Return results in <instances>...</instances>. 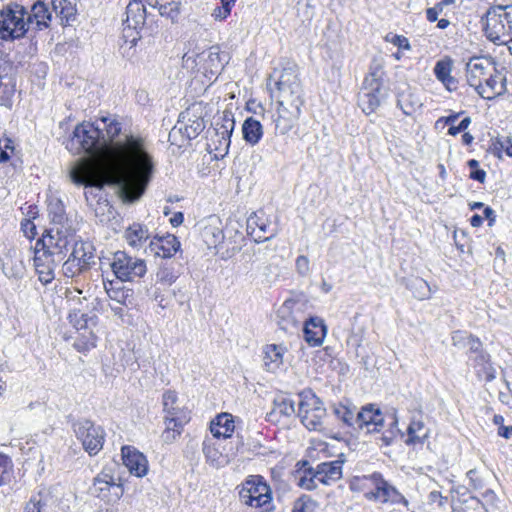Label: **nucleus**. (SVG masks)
<instances>
[{
  "instance_id": "nucleus-52",
  "label": "nucleus",
  "mask_w": 512,
  "mask_h": 512,
  "mask_svg": "<svg viewBox=\"0 0 512 512\" xmlns=\"http://www.w3.org/2000/svg\"><path fill=\"white\" fill-rule=\"evenodd\" d=\"M11 459L0 453V486L7 484L10 481L11 470H12Z\"/></svg>"
},
{
  "instance_id": "nucleus-3",
  "label": "nucleus",
  "mask_w": 512,
  "mask_h": 512,
  "mask_svg": "<svg viewBox=\"0 0 512 512\" xmlns=\"http://www.w3.org/2000/svg\"><path fill=\"white\" fill-rule=\"evenodd\" d=\"M67 149L75 155H86L91 165V160H98L107 150V141L104 132L98 122H83L78 124L71 139L67 143ZM81 158L79 162L82 160ZM90 168H92L90 166ZM93 170V169H91ZM93 175H98L92 171Z\"/></svg>"
},
{
  "instance_id": "nucleus-55",
  "label": "nucleus",
  "mask_w": 512,
  "mask_h": 512,
  "mask_svg": "<svg viewBox=\"0 0 512 512\" xmlns=\"http://www.w3.org/2000/svg\"><path fill=\"white\" fill-rule=\"evenodd\" d=\"M472 336H473L472 334H469L465 331H460V330L454 331L452 333V343L456 347L466 348L468 345L467 342H469V340L471 339Z\"/></svg>"
},
{
  "instance_id": "nucleus-62",
  "label": "nucleus",
  "mask_w": 512,
  "mask_h": 512,
  "mask_svg": "<svg viewBox=\"0 0 512 512\" xmlns=\"http://www.w3.org/2000/svg\"><path fill=\"white\" fill-rule=\"evenodd\" d=\"M428 498L431 503H437L439 506H442L447 500V498L443 497L439 491L435 490L429 493Z\"/></svg>"
},
{
  "instance_id": "nucleus-2",
  "label": "nucleus",
  "mask_w": 512,
  "mask_h": 512,
  "mask_svg": "<svg viewBox=\"0 0 512 512\" xmlns=\"http://www.w3.org/2000/svg\"><path fill=\"white\" fill-rule=\"evenodd\" d=\"M275 84L278 92V115L274 120L275 130L277 133L284 135L297 123L301 114V107L304 104L303 89L299 80L297 65L287 62Z\"/></svg>"
},
{
  "instance_id": "nucleus-6",
  "label": "nucleus",
  "mask_w": 512,
  "mask_h": 512,
  "mask_svg": "<svg viewBox=\"0 0 512 512\" xmlns=\"http://www.w3.org/2000/svg\"><path fill=\"white\" fill-rule=\"evenodd\" d=\"M384 72L381 67L371 68L364 78L361 90L358 94V106L369 115L376 111L386 97L383 85Z\"/></svg>"
},
{
  "instance_id": "nucleus-7",
  "label": "nucleus",
  "mask_w": 512,
  "mask_h": 512,
  "mask_svg": "<svg viewBox=\"0 0 512 512\" xmlns=\"http://www.w3.org/2000/svg\"><path fill=\"white\" fill-rule=\"evenodd\" d=\"M298 416L302 424L309 430L321 431L327 415L322 400L311 390L299 394Z\"/></svg>"
},
{
  "instance_id": "nucleus-53",
  "label": "nucleus",
  "mask_w": 512,
  "mask_h": 512,
  "mask_svg": "<svg viewBox=\"0 0 512 512\" xmlns=\"http://www.w3.org/2000/svg\"><path fill=\"white\" fill-rule=\"evenodd\" d=\"M452 512H487V510L478 499L471 498L464 505L453 508Z\"/></svg>"
},
{
  "instance_id": "nucleus-5",
  "label": "nucleus",
  "mask_w": 512,
  "mask_h": 512,
  "mask_svg": "<svg viewBox=\"0 0 512 512\" xmlns=\"http://www.w3.org/2000/svg\"><path fill=\"white\" fill-rule=\"evenodd\" d=\"M165 430L162 439L165 443L173 442L182 432L183 426L189 421V413L178 405V397L174 391L167 390L162 396Z\"/></svg>"
},
{
  "instance_id": "nucleus-59",
  "label": "nucleus",
  "mask_w": 512,
  "mask_h": 512,
  "mask_svg": "<svg viewBox=\"0 0 512 512\" xmlns=\"http://www.w3.org/2000/svg\"><path fill=\"white\" fill-rule=\"evenodd\" d=\"M443 12V8L441 4H436L434 7L428 8L426 10V18L429 22H435L438 20L439 14Z\"/></svg>"
},
{
  "instance_id": "nucleus-17",
  "label": "nucleus",
  "mask_w": 512,
  "mask_h": 512,
  "mask_svg": "<svg viewBox=\"0 0 512 512\" xmlns=\"http://www.w3.org/2000/svg\"><path fill=\"white\" fill-rule=\"evenodd\" d=\"M229 62V55L220 52L218 46H211L209 49L197 55L196 64L202 63L205 73L212 76L218 75Z\"/></svg>"
},
{
  "instance_id": "nucleus-41",
  "label": "nucleus",
  "mask_w": 512,
  "mask_h": 512,
  "mask_svg": "<svg viewBox=\"0 0 512 512\" xmlns=\"http://www.w3.org/2000/svg\"><path fill=\"white\" fill-rule=\"evenodd\" d=\"M77 0H52L53 9L60 17L62 24L70 25L76 20Z\"/></svg>"
},
{
  "instance_id": "nucleus-10",
  "label": "nucleus",
  "mask_w": 512,
  "mask_h": 512,
  "mask_svg": "<svg viewBox=\"0 0 512 512\" xmlns=\"http://www.w3.org/2000/svg\"><path fill=\"white\" fill-rule=\"evenodd\" d=\"M77 439L82 443L84 450L90 455H97L103 448L105 431L101 426L95 425L89 419H79L73 424Z\"/></svg>"
},
{
  "instance_id": "nucleus-29",
  "label": "nucleus",
  "mask_w": 512,
  "mask_h": 512,
  "mask_svg": "<svg viewBox=\"0 0 512 512\" xmlns=\"http://www.w3.org/2000/svg\"><path fill=\"white\" fill-rule=\"evenodd\" d=\"M124 23L129 29L142 28L146 21V8L140 0H131L126 7Z\"/></svg>"
},
{
  "instance_id": "nucleus-13",
  "label": "nucleus",
  "mask_w": 512,
  "mask_h": 512,
  "mask_svg": "<svg viewBox=\"0 0 512 512\" xmlns=\"http://www.w3.org/2000/svg\"><path fill=\"white\" fill-rule=\"evenodd\" d=\"M112 271L121 281H132L135 277H143L147 272L143 259L132 257L125 251L114 253L111 263Z\"/></svg>"
},
{
  "instance_id": "nucleus-45",
  "label": "nucleus",
  "mask_w": 512,
  "mask_h": 512,
  "mask_svg": "<svg viewBox=\"0 0 512 512\" xmlns=\"http://www.w3.org/2000/svg\"><path fill=\"white\" fill-rule=\"evenodd\" d=\"M301 465L300 469L302 470V475L299 478L298 485L306 490H314L318 487V474H316V469L310 466L307 460H302L297 463V466Z\"/></svg>"
},
{
  "instance_id": "nucleus-25",
  "label": "nucleus",
  "mask_w": 512,
  "mask_h": 512,
  "mask_svg": "<svg viewBox=\"0 0 512 512\" xmlns=\"http://www.w3.org/2000/svg\"><path fill=\"white\" fill-rule=\"evenodd\" d=\"M304 338L313 347L320 346L326 335V326L319 317H311L304 322Z\"/></svg>"
},
{
  "instance_id": "nucleus-39",
  "label": "nucleus",
  "mask_w": 512,
  "mask_h": 512,
  "mask_svg": "<svg viewBox=\"0 0 512 512\" xmlns=\"http://www.w3.org/2000/svg\"><path fill=\"white\" fill-rule=\"evenodd\" d=\"M148 228L140 223H133L124 232V238L132 248L139 249L149 239Z\"/></svg>"
},
{
  "instance_id": "nucleus-30",
  "label": "nucleus",
  "mask_w": 512,
  "mask_h": 512,
  "mask_svg": "<svg viewBox=\"0 0 512 512\" xmlns=\"http://www.w3.org/2000/svg\"><path fill=\"white\" fill-rule=\"evenodd\" d=\"M299 305V303L293 299L286 300L278 311V315L281 318L279 326L282 330L287 332L297 331L301 321L296 319L292 315L293 310Z\"/></svg>"
},
{
  "instance_id": "nucleus-15",
  "label": "nucleus",
  "mask_w": 512,
  "mask_h": 512,
  "mask_svg": "<svg viewBox=\"0 0 512 512\" xmlns=\"http://www.w3.org/2000/svg\"><path fill=\"white\" fill-rule=\"evenodd\" d=\"M180 241L174 235L154 237L145 248V253L161 257L162 261L170 260L172 256L180 249Z\"/></svg>"
},
{
  "instance_id": "nucleus-31",
  "label": "nucleus",
  "mask_w": 512,
  "mask_h": 512,
  "mask_svg": "<svg viewBox=\"0 0 512 512\" xmlns=\"http://www.w3.org/2000/svg\"><path fill=\"white\" fill-rule=\"evenodd\" d=\"M55 499L47 490L33 495L24 507V512H52Z\"/></svg>"
},
{
  "instance_id": "nucleus-42",
  "label": "nucleus",
  "mask_w": 512,
  "mask_h": 512,
  "mask_svg": "<svg viewBox=\"0 0 512 512\" xmlns=\"http://www.w3.org/2000/svg\"><path fill=\"white\" fill-rule=\"evenodd\" d=\"M149 6L157 8L160 15L175 22L180 14L181 0H147Z\"/></svg>"
},
{
  "instance_id": "nucleus-8",
  "label": "nucleus",
  "mask_w": 512,
  "mask_h": 512,
  "mask_svg": "<svg viewBox=\"0 0 512 512\" xmlns=\"http://www.w3.org/2000/svg\"><path fill=\"white\" fill-rule=\"evenodd\" d=\"M484 29L486 36L495 44L502 42V37L512 34V6H493L485 15Z\"/></svg>"
},
{
  "instance_id": "nucleus-50",
  "label": "nucleus",
  "mask_w": 512,
  "mask_h": 512,
  "mask_svg": "<svg viewBox=\"0 0 512 512\" xmlns=\"http://www.w3.org/2000/svg\"><path fill=\"white\" fill-rule=\"evenodd\" d=\"M48 212L52 223L55 225H61L65 220V208L61 200L51 201L48 204Z\"/></svg>"
},
{
  "instance_id": "nucleus-28",
  "label": "nucleus",
  "mask_w": 512,
  "mask_h": 512,
  "mask_svg": "<svg viewBox=\"0 0 512 512\" xmlns=\"http://www.w3.org/2000/svg\"><path fill=\"white\" fill-rule=\"evenodd\" d=\"M201 236L208 248L218 249L225 238L220 220L218 218H210L203 227Z\"/></svg>"
},
{
  "instance_id": "nucleus-1",
  "label": "nucleus",
  "mask_w": 512,
  "mask_h": 512,
  "mask_svg": "<svg viewBox=\"0 0 512 512\" xmlns=\"http://www.w3.org/2000/svg\"><path fill=\"white\" fill-rule=\"evenodd\" d=\"M97 122L101 125L102 132L105 131L107 148L112 145L116 168L106 176L93 175L89 161L82 159L70 169V180L76 185L96 188L98 191L105 186H114L118 188L123 202L138 201L145 193L155 169L145 139L125 134L123 140L116 141L122 133V123L115 116L101 117Z\"/></svg>"
},
{
  "instance_id": "nucleus-23",
  "label": "nucleus",
  "mask_w": 512,
  "mask_h": 512,
  "mask_svg": "<svg viewBox=\"0 0 512 512\" xmlns=\"http://www.w3.org/2000/svg\"><path fill=\"white\" fill-rule=\"evenodd\" d=\"M61 261H55V258L51 257V254L43 255L40 253V249H36L34 256V266L36 273L38 274L39 281L48 285L54 278V270Z\"/></svg>"
},
{
  "instance_id": "nucleus-47",
  "label": "nucleus",
  "mask_w": 512,
  "mask_h": 512,
  "mask_svg": "<svg viewBox=\"0 0 512 512\" xmlns=\"http://www.w3.org/2000/svg\"><path fill=\"white\" fill-rule=\"evenodd\" d=\"M357 409L355 406H348L342 403L333 406V413L343 426L355 429Z\"/></svg>"
},
{
  "instance_id": "nucleus-14",
  "label": "nucleus",
  "mask_w": 512,
  "mask_h": 512,
  "mask_svg": "<svg viewBox=\"0 0 512 512\" xmlns=\"http://www.w3.org/2000/svg\"><path fill=\"white\" fill-rule=\"evenodd\" d=\"M384 426V416L379 408L368 404L356 412L355 429L366 433H379Z\"/></svg>"
},
{
  "instance_id": "nucleus-38",
  "label": "nucleus",
  "mask_w": 512,
  "mask_h": 512,
  "mask_svg": "<svg viewBox=\"0 0 512 512\" xmlns=\"http://www.w3.org/2000/svg\"><path fill=\"white\" fill-rule=\"evenodd\" d=\"M177 266L179 265L172 260L162 261L159 264V268L156 273V284L171 286L175 283L180 275V271Z\"/></svg>"
},
{
  "instance_id": "nucleus-51",
  "label": "nucleus",
  "mask_w": 512,
  "mask_h": 512,
  "mask_svg": "<svg viewBox=\"0 0 512 512\" xmlns=\"http://www.w3.org/2000/svg\"><path fill=\"white\" fill-rule=\"evenodd\" d=\"M89 270L88 268L82 267V264L73 257L69 256L68 259L62 265L63 275L68 278H73Z\"/></svg>"
},
{
  "instance_id": "nucleus-37",
  "label": "nucleus",
  "mask_w": 512,
  "mask_h": 512,
  "mask_svg": "<svg viewBox=\"0 0 512 512\" xmlns=\"http://www.w3.org/2000/svg\"><path fill=\"white\" fill-rule=\"evenodd\" d=\"M264 134L263 126L260 121L254 117H247L242 124V137L243 140L251 145H257L262 139Z\"/></svg>"
},
{
  "instance_id": "nucleus-63",
  "label": "nucleus",
  "mask_w": 512,
  "mask_h": 512,
  "mask_svg": "<svg viewBox=\"0 0 512 512\" xmlns=\"http://www.w3.org/2000/svg\"><path fill=\"white\" fill-rule=\"evenodd\" d=\"M394 439V432L392 430L384 431L379 436V440L382 442V445L389 446Z\"/></svg>"
},
{
  "instance_id": "nucleus-24",
  "label": "nucleus",
  "mask_w": 512,
  "mask_h": 512,
  "mask_svg": "<svg viewBox=\"0 0 512 512\" xmlns=\"http://www.w3.org/2000/svg\"><path fill=\"white\" fill-rule=\"evenodd\" d=\"M205 129V122L200 116L188 118V123L183 126H175L169 133V140L175 144L176 136L179 134L186 140L195 139Z\"/></svg>"
},
{
  "instance_id": "nucleus-32",
  "label": "nucleus",
  "mask_w": 512,
  "mask_h": 512,
  "mask_svg": "<svg viewBox=\"0 0 512 512\" xmlns=\"http://www.w3.org/2000/svg\"><path fill=\"white\" fill-rule=\"evenodd\" d=\"M506 76L501 74L496 68H494V73L490 74L489 77L485 80V92L484 99L492 100L498 96H502L506 93Z\"/></svg>"
},
{
  "instance_id": "nucleus-27",
  "label": "nucleus",
  "mask_w": 512,
  "mask_h": 512,
  "mask_svg": "<svg viewBox=\"0 0 512 512\" xmlns=\"http://www.w3.org/2000/svg\"><path fill=\"white\" fill-rule=\"evenodd\" d=\"M315 469L318 482L324 485H331L342 478V462L339 460L322 462Z\"/></svg>"
},
{
  "instance_id": "nucleus-43",
  "label": "nucleus",
  "mask_w": 512,
  "mask_h": 512,
  "mask_svg": "<svg viewBox=\"0 0 512 512\" xmlns=\"http://www.w3.org/2000/svg\"><path fill=\"white\" fill-rule=\"evenodd\" d=\"M234 421L230 414L224 413L218 415L214 421L211 423V433L214 437L220 438H228L234 431Z\"/></svg>"
},
{
  "instance_id": "nucleus-4",
  "label": "nucleus",
  "mask_w": 512,
  "mask_h": 512,
  "mask_svg": "<svg viewBox=\"0 0 512 512\" xmlns=\"http://www.w3.org/2000/svg\"><path fill=\"white\" fill-rule=\"evenodd\" d=\"M28 6L11 2L0 10V39L14 41L23 38L28 32L26 14Z\"/></svg>"
},
{
  "instance_id": "nucleus-44",
  "label": "nucleus",
  "mask_w": 512,
  "mask_h": 512,
  "mask_svg": "<svg viewBox=\"0 0 512 512\" xmlns=\"http://www.w3.org/2000/svg\"><path fill=\"white\" fill-rule=\"evenodd\" d=\"M284 350L282 346L276 344L265 347L263 362L267 371L274 372L282 365Z\"/></svg>"
},
{
  "instance_id": "nucleus-18",
  "label": "nucleus",
  "mask_w": 512,
  "mask_h": 512,
  "mask_svg": "<svg viewBox=\"0 0 512 512\" xmlns=\"http://www.w3.org/2000/svg\"><path fill=\"white\" fill-rule=\"evenodd\" d=\"M235 127V121L232 113L225 112L220 121L215 123L214 136L211 141L215 150L227 149L230 146V139Z\"/></svg>"
},
{
  "instance_id": "nucleus-56",
  "label": "nucleus",
  "mask_w": 512,
  "mask_h": 512,
  "mask_svg": "<svg viewBox=\"0 0 512 512\" xmlns=\"http://www.w3.org/2000/svg\"><path fill=\"white\" fill-rule=\"evenodd\" d=\"M295 266H296V271L300 276L306 277L309 275L310 266H309L308 257H306L304 255L298 256L296 258Z\"/></svg>"
},
{
  "instance_id": "nucleus-33",
  "label": "nucleus",
  "mask_w": 512,
  "mask_h": 512,
  "mask_svg": "<svg viewBox=\"0 0 512 512\" xmlns=\"http://www.w3.org/2000/svg\"><path fill=\"white\" fill-rule=\"evenodd\" d=\"M95 248L90 242L82 240L75 241L72 252L69 256L82 264V267L90 269L95 264Z\"/></svg>"
},
{
  "instance_id": "nucleus-60",
  "label": "nucleus",
  "mask_w": 512,
  "mask_h": 512,
  "mask_svg": "<svg viewBox=\"0 0 512 512\" xmlns=\"http://www.w3.org/2000/svg\"><path fill=\"white\" fill-rule=\"evenodd\" d=\"M21 229L28 238H34L37 234L36 226L30 220H25V222H22Z\"/></svg>"
},
{
  "instance_id": "nucleus-22",
  "label": "nucleus",
  "mask_w": 512,
  "mask_h": 512,
  "mask_svg": "<svg viewBox=\"0 0 512 512\" xmlns=\"http://www.w3.org/2000/svg\"><path fill=\"white\" fill-rule=\"evenodd\" d=\"M27 6L28 13L26 14V21L28 22V28L30 29L31 25H35L38 31L48 28L52 15L47 5L43 1L37 0Z\"/></svg>"
},
{
  "instance_id": "nucleus-40",
  "label": "nucleus",
  "mask_w": 512,
  "mask_h": 512,
  "mask_svg": "<svg viewBox=\"0 0 512 512\" xmlns=\"http://www.w3.org/2000/svg\"><path fill=\"white\" fill-rule=\"evenodd\" d=\"M397 106L405 115L411 116L421 108L422 101L416 93H414L410 88H407L398 93Z\"/></svg>"
},
{
  "instance_id": "nucleus-16",
  "label": "nucleus",
  "mask_w": 512,
  "mask_h": 512,
  "mask_svg": "<svg viewBox=\"0 0 512 512\" xmlns=\"http://www.w3.org/2000/svg\"><path fill=\"white\" fill-rule=\"evenodd\" d=\"M373 484H377L378 490L382 492L381 503L391 505H403L407 509L409 501L405 496L392 484L384 479L383 475L379 472H374L367 477Z\"/></svg>"
},
{
  "instance_id": "nucleus-64",
  "label": "nucleus",
  "mask_w": 512,
  "mask_h": 512,
  "mask_svg": "<svg viewBox=\"0 0 512 512\" xmlns=\"http://www.w3.org/2000/svg\"><path fill=\"white\" fill-rule=\"evenodd\" d=\"M470 178L480 183H484L486 179V172L480 168L475 169L471 171Z\"/></svg>"
},
{
  "instance_id": "nucleus-11",
  "label": "nucleus",
  "mask_w": 512,
  "mask_h": 512,
  "mask_svg": "<svg viewBox=\"0 0 512 512\" xmlns=\"http://www.w3.org/2000/svg\"><path fill=\"white\" fill-rule=\"evenodd\" d=\"M89 493L106 503L118 501L123 494L121 484L116 483L111 468H103L89 487Z\"/></svg>"
},
{
  "instance_id": "nucleus-58",
  "label": "nucleus",
  "mask_w": 512,
  "mask_h": 512,
  "mask_svg": "<svg viewBox=\"0 0 512 512\" xmlns=\"http://www.w3.org/2000/svg\"><path fill=\"white\" fill-rule=\"evenodd\" d=\"M467 344L466 348H468L469 355H475L483 350L482 342L478 337L472 336Z\"/></svg>"
},
{
  "instance_id": "nucleus-19",
  "label": "nucleus",
  "mask_w": 512,
  "mask_h": 512,
  "mask_svg": "<svg viewBox=\"0 0 512 512\" xmlns=\"http://www.w3.org/2000/svg\"><path fill=\"white\" fill-rule=\"evenodd\" d=\"M489 66L487 60L483 61L481 58L474 57L466 64V78L469 86L475 88L480 97H485V89L482 84L481 78L486 75V69Z\"/></svg>"
},
{
  "instance_id": "nucleus-54",
  "label": "nucleus",
  "mask_w": 512,
  "mask_h": 512,
  "mask_svg": "<svg viewBox=\"0 0 512 512\" xmlns=\"http://www.w3.org/2000/svg\"><path fill=\"white\" fill-rule=\"evenodd\" d=\"M385 41L392 43L393 45L397 46L399 49H403V50L411 49V45L409 43L408 38L403 35H398V34L389 32L385 36Z\"/></svg>"
},
{
  "instance_id": "nucleus-36",
  "label": "nucleus",
  "mask_w": 512,
  "mask_h": 512,
  "mask_svg": "<svg viewBox=\"0 0 512 512\" xmlns=\"http://www.w3.org/2000/svg\"><path fill=\"white\" fill-rule=\"evenodd\" d=\"M295 412V402L289 397L280 396L273 401V409L267 414V419L279 421V417H291Z\"/></svg>"
},
{
  "instance_id": "nucleus-46",
  "label": "nucleus",
  "mask_w": 512,
  "mask_h": 512,
  "mask_svg": "<svg viewBox=\"0 0 512 512\" xmlns=\"http://www.w3.org/2000/svg\"><path fill=\"white\" fill-rule=\"evenodd\" d=\"M408 438L406 444H422L428 438V430L425 429L423 421L413 419L407 428Z\"/></svg>"
},
{
  "instance_id": "nucleus-57",
  "label": "nucleus",
  "mask_w": 512,
  "mask_h": 512,
  "mask_svg": "<svg viewBox=\"0 0 512 512\" xmlns=\"http://www.w3.org/2000/svg\"><path fill=\"white\" fill-rule=\"evenodd\" d=\"M470 124L471 118L465 117L460 121V123L457 126H450V128L448 129V134L451 136H456L457 134L464 132L469 127Z\"/></svg>"
},
{
  "instance_id": "nucleus-26",
  "label": "nucleus",
  "mask_w": 512,
  "mask_h": 512,
  "mask_svg": "<svg viewBox=\"0 0 512 512\" xmlns=\"http://www.w3.org/2000/svg\"><path fill=\"white\" fill-rule=\"evenodd\" d=\"M468 358L472 362L480 379H483L485 382H491L495 379L496 370L492 366L490 355L486 351L482 350L475 355H469Z\"/></svg>"
},
{
  "instance_id": "nucleus-48",
  "label": "nucleus",
  "mask_w": 512,
  "mask_h": 512,
  "mask_svg": "<svg viewBox=\"0 0 512 512\" xmlns=\"http://www.w3.org/2000/svg\"><path fill=\"white\" fill-rule=\"evenodd\" d=\"M489 152L498 158L502 157V152H505L508 157H512V138L497 137L493 139L489 146Z\"/></svg>"
},
{
  "instance_id": "nucleus-20",
  "label": "nucleus",
  "mask_w": 512,
  "mask_h": 512,
  "mask_svg": "<svg viewBox=\"0 0 512 512\" xmlns=\"http://www.w3.org/2000/svg\"><path fill=\"white\" fill-rule=\"evenodd\" d=\"M247 231L255 236L256 242L269 240L276 235V230L271 226L268 219L263 217V213H254L247 219Z\"/></svg>"
},
{
  "instance_id": "nucleus-35",
  "label": "nucleus",
  "mask_w": 512,
  "mask_h": 512,
  "mask_svg": "<svg viewBox=\"0 0 512 512\" xmlns=\"http://www.w3.org/2000/svg\"><path fill=\"white\" fill-rule=\"evenodd\" d=\"M452 60L447 57L439 60L434 67V74L436 78L446 87L449 91L457 89V80L451 76Z\"/></svg>"
},
{
  "instance_id": "nucleus-49",
  "label": "nucleus",
  "mask_w": 512,
  "mask_h": 512,
  "mask_svg": "<svg viewBox=\"0 0 512 512\" xmlns=\"http://www.w3.org/2000/svg\"><path fill=\"white\" fill-rule=\"evenodd\" d=\"M97 336L93 331L87 333H80L79 337L74 342V347L79 352H86L96 347Z\"/></svg>"
},
{
  "instance_id": "nucleus-34",
  "label": "nucleus",
  "mask_w": 512,
  "mask_h": 512,
  "mask_svg": "<svg viewBox=\"0 0 512 512\" xmlns=\"http://www.w3.org/2000/svg\"><path fill=\"white\" fill-rule=\"evenodd\" d=\"M68 319L70 324L80 333L93 331L97 325L98 317L93 314L84 313L81 310H74L69 313Z\"/></svg>"
},
{
  "instance_id": "nucleus-21",
  "label": "nucleus",
  "mask_w": 512,
  "mask_h": 512,
  "mask_svg": "<svg viewBox=\"0 0 512 512\" xmlns=\"http://www.w3.org/2000/svg\"><path fill=\"white\" fill-rule=\"evenodd\" d=\"M122 459L129 472L137 477H143L148 470L146 457L131 446H123Z\"/></svg>"
},
{
  "instance_id": "nucleus-9",
  "label": "nucleus",
  "mask_w": 512,
  "mask_h": 512,
  "mask_svg": "<svg viewBox=\"0 0 512 512\" xmlns=\"http://www.w3.org/2000/svg\"><path fill=\"white\" fill-rule=\"evenodd\" d=\"M240 500L249 506L261 508L260 512H271V490L260 476L246 480L239 492Z\"/></svg>"
},
{
  "instance_id": "nucleus-61",
  "label": "nucleus",
  "mask_w": 512,
  "mask_h": 512,
  "mask_svg": "<svg viewBox=\"0 0 512 512\" xmlns=\"http://www.w3.org/2000/svg\"><path fill=\"white\" fill-rule=\"evenodd\" d=\"M231 13V10L223 7V6H218L216 8H214L213 12H212V16L214 17L215 20H224L226 19Z\"/></svg>"
},
{
  "instance_id": "nucleus-12",
  "label": "nucleus",
  "mask_w": 512,
  "mask_h": 512,
  "mask_svg": "<svg viewBox=\"0 0 512 512\" xmlns=\"http://www.w3.org/2000/svg\"><path fill=\"white\" fill-rule=\"evenodd\" d=\"M70 241L66 232L59 227L46 229L45 233L35 244V250L40 249L43 255L51 254L55 261H62L66 256Z\"/></svg>"
}]
</instances>
